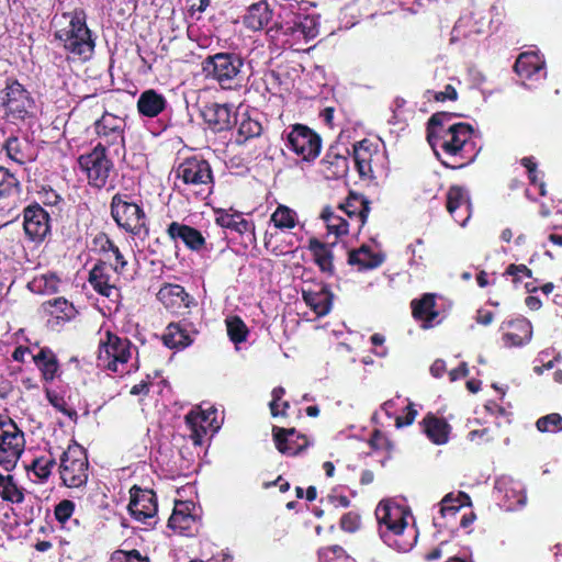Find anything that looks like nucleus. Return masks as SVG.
<instances>
[{"label": "nucleus", "mask_w": 562, "mask_h": 562, "mask_svg": "<svg viewBox=\"0 0 562 562\" xmlns=\"http://www.w3.org/2000/svg\"><path fill=\"white\" fill-rule=\"evenodd\" d=\"M360 525V517L355 513H347L340 519V528L348 532H355Z\"/></svg>", "instance_id": "51"}, {"label": "nucleus", "mask_w": 562, "mask_h": 562, "mask_svg": "<svg viewBox=\"0 0 562 562\" xmlns=\"http://www.w3.org/2000/svg\"><path fill=\"white\" fill-rule=\"evenodd\" d=\"M74 509V503L65 499L55 507V517L59 522L65 524L71 517Z\"/></svg>", "instance_id": "50"}, {"label": "nucleus", "mask_w": 562, "mask_h": 562, "mask_svg": "<svg viewBox=\"0 0 562 562\" xmlns=\"http://www.w3.org/2000/svg\"><path fill=\"white\" fill-rule=\"evenodd\" d=\"M271 221L274 226L284 229L293 228L296 225L295 213L291 209L284 205H279L271 215Z\"/></svg>", "instance_id": "40"}, {"label": "nucleus", "mask_w": 562, "mask_h": 562, "mask_svg": "<svg viewBox=\"0 0 562 562\" xmlns=\"http://www.w3.org/2000/svg\"><path fill=\"white\" fill-rule=\"evenodd\" d=\"M527 70V53H520L516 59L514 65V71L521 77L524 72Z\"/></svg>", "instance_id": "61"}, {"label": "nucleus", "mask_w": 562, "mask_h": 562, "mask_svg": "<svg viewBox=\"0 0 562 562\" xmlns=\"http://www.w3.org/2000/svg\"><path fill=\"white\" fill-rule=\"evenodd\" d=\"M206 419H207L206 415L202 412L191 411L186 416V422L192 431L191 438H192L194 445H201V442H202V438L206 432V429L204 428L203 423L206 422Z\"/></svg>", "instance_id": "37"}, {"label": "nucleus", "mask_w": 562, "mask_h": 562, "mask_svg": "<svg viewBox=\"0 0 562 562\" xmlns=\"http://www.w3.org/2000/svg\"><path fill=\"white\" fill-rule=\"evenodd\" d=\"M272 432L277 449L281 453L296 456L308 446L306 437L297 435L294 428L273 427Z\"/></svg>", "instance_id": "16"}, {"label": "nucleus", "mask_w": 562, "mask_h": 562, "mask_svg": "<svg viewBox=\"0 0 562 562\" xmlns=\"http://www.w3.org/2000/svg\"><path fill=\"white\" fill-rule=\"evenodd\" d=\"M447 370L446 362L442 359H437L430 367V374L434 378H441Z\"/></svg>", "instance_id": "62"}, {"label": "nucleus", "mask_w": 562, "mask_h": 562, "mask_svg": "<svg viewBox=\"0 0 562 562\" xmlns=\"http://www.w3.org/2000/svg\"><path fill=\"white\" fill-rule=\"evenodd\" d=\"M452 116H454L453 113H447V112H438L431 115V117L428 121L427 124V132H428V140L431 145H434L432 139L437 137L435 128L437 126H442L447 121H449Z\"/></svg>", "instance_id": "44"}, {"label": "nucleus", "mask_w": 562, "mask_h": 562, "mask_svg": "<svg viewBox=\"0 0 562 562\" xmlns=\"http://www.w3.org/2000/svg\"><path fill=\"white\" fill-rule=\"evenodd\" d=\"M23 227L26 236L33 241H41L49 233V215L38 204L29 205L24 210Z\"/></svg>", "instance_id": "15"}, {"label": "nucleus", "mask_w": 562, "mask_h": 562, "mask_svg": "<svg viewBox=\"0 0 562 562\" xmlns=\"http://www.w3.org/2000/svg\"><path fill=\"white\" fill-rule=\"evenodd\" d=\"M43 306L45 311H47L52 315H56V317L60 319L69 321L76 314L74 305L64 297H56L54 300H49L45 302Z\"/></svg>", "instance_id": "36"}, {"label": "nucleus", "mask_w": 562, "mask_h": 562, "mask_svg": "<svg viewBox=\"0 0 562 562\" xmlns=\"http://www.w3.org/2000/svg\"><path fill=\"white\" fill-rule=\"evenodd\" d=\"M34 361L38 366L45 380H53L58 369L57 360L54 353L48 349H42L34 356Z\"/></svg>", "instance_id": "35"}, {"label": "nucleus", "mask_w": 562, "mask_h": 562, "mask_svg": "<svg viewBox=\"0 0 562 562\" xmlns=\"http://www.w3.org/2000/svg\"><path fill=\"white\" fill-rule=\"evenodd\" d=\"M302 296L306 305L318 316H324L329 313L331 307V293L326 286H322L318 291L303 290Z\"/></svg>", "instance_id": "24"}, {"label": "nucleus", "mask_w": 562, "mask_h": 562, "mask_svg": "<svg viewBox=\"0 0 562 562\" xmlns=\"http://www.w3.org/2000/svg\"><path fill=\"white\" fill-rule=\"evenodd\" d=\"M322 218L326 222L327 229L330 234L341 236L348 234V222L336 215L329 209H325L322 213Z\"/></svg>", "instance_id": "39"}, {"label": "nucleus", "mask_w": 562, "mask_h": 562, "mask_svg": "<svg viewBox=\"0 0 562 562\" xmlns=\"http://www.w3.org/2000/svg\"><path fill=\"white\" fill-rule=\"evenodd\" d=\"M88 458L86 450L75 443L60 457V477L68 487H80L88 481Z\"/></svg>", "instance_id": "4"}, {"label": "nucleus", "mask_w": 562, "mask_h": 562, "mask_svg": "<svg viewBox=\"0 0 562 562\" xmlns=\"http://www.w3.org/2000/svg\"><path fill=\"white\" fill-rule=\"evenodd\" d=\"M80 169L87 175L89 183L95 188H103L113 167L106 158L104 145H97L92 151L81 155L78 159Z\"/></svg>", "instance_id": "8"}, {"label": "nucleus", "mask_w": 562, "mask_h": 562, "mask_svg": "<svg viewBox=\"0 0 562 562\" xmlns=\"http://www.w3.org/2000/svg\"><path fill=\"white\" fill-rule=\"evenodd\" d=\"M308 249L313 254L314 261L322 271L331 273L334 270L333 252L328 246L316 238H311Z\"/></svg>", "instance_id": "28"}, {"label": "nucleus", "mask_w": 562, "mask_h": 562, "mask_svg": "<svg viewBox=\"0 0 562 562\" xmlns=\"http://www.w3.org/2000/svg\"><path fill=\"white\" fill-rule=\"evenodd\" d=\"M59 280L55 274H43L31 282L33 291L52 294L58 291Z\"/></svg>", "instance_id": "42"}, {"label": "nucleus", "mask_w": 562, "mask_h": 562, "mask_svg": "<svg viewBox=\"0 0 562 562\" xmlns=\"http://www.w3.org/2000/svg\"><path fill=\"white\" fill-rule=\"evenodd\" d=\"M24 432L10 418L0 415V465L12 471L24 452Z\"/></svg>", "instance_id": "3"}, {"label": "nucleus", "mask_w": 562, "mask_h": 562, "mask_svg": "<svg viewBox=\"0 0 562 562\" xmlns=\"http://www.w3.org/2000/svg\"><path fill=\"white\" fill-rule=\"evenodd\" d=\"M375 516L379 524L385 525L395 535L402 533L406 527L403 509L400 506L381 502L375 509Z\"/></svg>", "instance_id": "18"}, {"label": "nucleus", "mask_w": 562, "mask_h": 562, "mask_svg": "<svg viewBox=\"0 0 562 562\" xmlns=\"http://www.w3.org/2000/svg\"><path fill=\"white\" fill-rule=\"evenodd\" d=\"M162 339L165 345L169 348H184L192 342L190 335L178 323H170L167 326Z\"/></svg>", "instance_id": "30"}, {"label": "nucleus", "mask_w": 562, "mask_h": 562, "mask_svg": "<svg viewBox=\"0 0 562 562\" xmlns=\"http://www.w3.org/2000/svg\"><path fill=\"white\" fill-rule=\"evenodd\" d=\"M424 429L427 437L436 445H443L448 441L450 426L443 419L429 415L424 418Z\"/></svg>", "instance_id": "26"}, {"label": "nucleus", "mask_w": 562, "mask_h": 562, "mask_svg": "<svg viewBox=\"0 0 562 562\" xmlns=\"http://www.w3.org/2000/svg\"><path fill=\"white\" fill-rule=\"evenodd\" d=\"M529 183L532 186H537L539 189V194L544 196L547 194L546 183L543 181L544 173L542 171L537 170V164L529 157Z\"/></svg>", "instance_id": "46"}, {"label": "nucleus", "mask_w": 562, "mask_h": 562, "mask_svg": "<svg viewBox=\"0 0 562 562\" xmlns=\"http://www.w3.org/2000/svg\"><path fill=\"white\" fill-rule=\"evenodd\" d=\"M286 138L290 148L302 156L304 160H313L319 155L322 139L307 126L294 125Z\"/></svg>", "instance_id": "10"}, {"label": "nucleus", "mask_w": 562, "mask_h": 562, "mask_svg": "<svg viewBox=\"0 0 562 562\" xmlns=\"http://www.w3.org/2000/svg\"><path fill=\"white\" fill-rule=\"evenodd\" d=\"M434 307L435 296L432 294H425L420 300H414L412 302L413 316L428 323L438 315Z\"/></svg>", "instance_id": "33"}, {"label": "nucleus", "mask_w": 562, "mask_h": 562, "mask_svg": "<svg viewBox=\"0 0 562 562\" xmlns=\"http://www.w3.org/2000/svg\"><path fill=\"white\" fill-rule=\"evenodd\" d=\"M225 323L227 335L233 342L239 344L247 339L248 328L240 317H228L226 318Z\"/></svg>", "instance_id": "38"}, {"label": "nucleus", "mask_w": 562, "mask_h": 562, "mask_svg": "<svg viewBox=\"0 0 562 562\" xmlns=\"http://www.w3.org/2000/svg\"><path fill=\"white\" fill-rule=\"evenodd\" d=\"M456 499L452 494H447L441 501L440 513L445 516L447 513L456 514L460 509V504L456 505Z\"/></svg>", "instance_id": "54"}, {"label": "nucleus", "mask_w": 562, "mask_h": 562, "mask_svg": "<svg viewBox=\"0 0 562 562\" xmlns=\"http://www.w3.org/2000/svg\"><path fill=\"white\" fill-rule=\"evenodd\" d=\"M272 18V11L266 1L252 3L244 15V24L247 29L259 31L263 29Z\"/></svg>", "instance_id": "22"}, {"label": "nucleus", "mask_w": 562, "mask_h": 562, "mask_svg": "<svg viewBox=\"0 0 562 562\" xmlns=\"http://www.w3.org/2000/svg\"><path fill=\"white\" fill-rule=\"evenodd\" d=\"M124 128L125 122L123 119L105 113L95 122V133L101 139L98 145L103 144L106 147H113L114 154H124Z\"/></svg>", "instance_id": "9"}, {"label": "nucleus", "mask_w": 562, "mask_h": 562, "mask_svg": "<svg viewBox=\"0 0 562 562\" xmlns=\"http://www.w3.org/2000/svg\"><path fill=\"white\" fill-rule=\"evenodd\" d=\"M461 206H464L468 213L467 217L461 222V224L464 225L470 216L471 203L467 192L461 187L453 186L449 189L447 193V211L451 215H454L457 209Z\"/></svg>", "instance_id": "31"}, {"label": "nucleus", "mask_w": 562, "mask_h": 562, "mask_svg": "<svg viewBox=\"0 0 562 562\" xmlns=\"http://www.w3.org/2000/svg\"><path fill=\"white\" fill-rule=\"evenodd\" d=\"M22 188L14 173L4 167H0V198H19Z\"/></svg>", "instance_id": "32"}, {"label": "nucleus", "mask_w": 562, "mask_h": 562, "mask_svg": "<svg viewBox=\"0 0 562 562\" xmlns=\"http://www.w3.org/2000/svg\"><path fill=\"white\" fill-rule=\"evenodd\" d=\"M473 127L467 123H456L448 127L442 138L441 147L449 155H457L471 138Z\"/></svg>", "instance_id": "17"}, {"label": "nucleus", "mask_w": 562, "mask_h": 562, "mask_svg": "<svg viewBox=\"0 0 562 562\" xmlns=\"http://www.w3.org/2000/svg\"><path fill=\"white\" fill-rule=\"evenodd\" d=\"M167 105V100L153 89L140 93L137 100L138 112L148 117H155L160 114Z\"/></svg>", "instance_id": "23"}, {"label": "nucleus", "mask_w": 562, "mask_h": 562, "mask_svg": "<svg viewBox=\"0 0 562 562\" xmlns=\"http://www.w3.org/2000/svg\"><path fill=\"white\" fill-rule=\"evenodd\" d=\"M323 173L327 179H337L345 177L348 172L347 157L328 153L322 160Z\"/></svg>", "instance_id": "27"}, {"label": "nucleus", "mask_w": 562, "mask_h": 562, "mask_svg": "<svg viewBox=\"0 0 562 562\" xmlns=\"http://www.w3.org/2000/svg\"><path fill=\"white\" fill-rule=\"evenodd\" d=\"M283 394H284V389L281 386L276 387L272 391V401L270 402V411H271L272 416H274V417L279 415L278 402L282 398Z\"/></svg>", "instance_id": "59"}, {"label": "nucleus", "mask_w": 562, "mask_h": 562, "mask_svg": "<svg viewBox=\"0 0 562 562\" xmlns=\"http://www.w3.org/2000/svg\"><path fill=\"white\" fill-rule=\"evenodd\" d=\"M536 427L540 432L562 431V416L559 413L542 416L536 422Z\"/></svg>", "instance_id": "43"}, {"label": "nucleus", "mask_w": 562, "mask_h": 562, "mask_svg": "<svg viewBox=\"0 0 562 562\" xmlns=\"http://www.w3.org/2000/svg\"><path fill=\"white\" fill-rule=\"evenodd\" d=\"M55 38L69 53L88 58L94 48V42L91 38V32L86 24V14L83 11H74L63 13L55 19Z\"/></svg>", "instance_id": "1"}, {"label": "nucleus", "mask_w": 562, "mask_h": 562, "mask_svg": "<svg viewBox=\"0 0 562 562\" xmlns=\"http://www.w3.org/2000/svg\"><path fill=\"white\" fill-rule=\"evenodd\" d=\"M506 274L512 277L513 284L517 285L527 276V267L525 265H509Z\"/></svg>", "instance_id": "52"}, {"label": "nucleus", "mask_w": 562, "mask_h": 562, "mask_svg": "<svg viewBox=\"0 0 562 562\" xmlns=\"http://www.w3.org/2000/svg\"><path fill=\"white\" fill-rule=\"evenodd\" d=\"M504 342L506 346L514 347L522 345L524 338L517 334L506 333L504 334Z\"/></svg>", "instance_id": "64"}, {"label": "nucleus", "mask_w": 562, "mask_h": 562, "mask_svg": "<svg viewBox=\"0 0 562 562\" xmlns=\"http://www.w3.org/2000/svg\"><path fill=\"white\" fill-rule=\"evenodd\" d=\"M111 267L105 262H98L89 273V282L93 289L106 297H111L117 294V290L113 283H111Z\"/></svg>", "instance_id": "20"}, {"label": "nucleus", "mask_w": 562, "mask_h": 562, "mask_svg": "<svg viewBox=\"0 0 562 562\" xmlns=\"http://www.w3.org/2000/svg\"><path fill=\"white\" fill-rule=\"evenodd\" d=\"M121 562H147V560L143 559L136 550L130 552H121Z\"/></svg>", "instance_id": "63"}, {"label": "nucleus", "mask_w": 562, "mask_h": 562, "mask_svg": "<svg viewBox=\"0 0 562 562\" xmlns=\"http://www.w3.org/2000/svg\"><path fill=\"white\" fill-rule=\"evenodd\" d=\"M318 26L319 24L315 16L295 15L281 27L284 34L300 35L305 40H313L318 35Z\"/></svg>", "instance_id": "19"}, {"label": "nucleus", "mask_w": 562, "mask_h": 562, "mask_svg": "<svg viewBox=\"0 0 562 562\" xmlns=\"http://www.w3.org/2000/svg\"><path fill=\"white\" fill-rule=\"evenodd\" d=\"M360 149H361V144L355 145L353 156H355V161H356L358 171L361 175H364L366 171L369 169V164L367 161V158L362 157Z\"/></svg>", "instance_id": "56"}, {"label": "nucleus", "mask_w": 562, "mask_h": 562, "mask_svg": "<svg viewBox=\"0 0 562 562\" xmlns=\"http://www.w3.org/2000/svg\"><path fill=\"white\" fill-rule=\"evenodd\" d=\"M469 375V368L467 362H462L458 368L451 370L449 372V378L451 382L457 381L460 378H465Z\"/></svg>", "instance_id": "60"}, {"label": "nucleus", "mask_w": 562, "mask_h": 562, "mask_svg": "<svg viewBox=\"0 0 562 562\" xmlns=\"http://www.w3.org/2000/svg\"><path fill=\"white\" fill-rule=\"evenodd\" d=\"M341 209L349 217H359L361 225L366 223L370 212L369 201L364 196L355 193L349 195Z\"/></svg>", "instance_id": "29"}, {"label": "nucleus", "mask_w": 562, "mask_h": 562, "mask_svg": "<svg viewBox=\"0 0 562 562\" xmlns=\"http://www.w3.org/2000/svg\"><path fill=\"white\" fill-rule=\"evenodd\" d=\"M192 522H194L193 516L175 509L168 520V526L172 529L187 530L190 529Z\"/></svg>", "instance_id": "45"}, {"label": "nucleus", "mask_w": 562, "mask_h": 562, "mask_svg": "<svg viewBox=\"0 0 562 562\" xmlns=\"http://www.w3.org/2000/svg\"><path fill=\"white\" fill-rule=\"evenodd\" d=\"M115 263L111 266L114 272L116 273H123L125 271V268L127 266V261L125 260L124 256L120 251V249H114L113 252Z\"/></svg>", "instance_id": "58"}, {"label": "nucleus", "mask_w": 562, "mask_h": 562, "mask_svg": "<svg viewBox=\"0 0 562 562\" xmlns=\"http://www.w3.org/2000/svg\"><path fill=\"white\" fill-rule=\"evenodd\" d=\"M3 93V104L12 119L25 120L34 115L35 101L20 82L8 79Z\"/></svg>", "instance_id": "6"}, {"label": "nucleus", "mask_w": 562, "mask_h": 562, "mask_svg": "<svg viewBox=\"0 0 562 562\" xmlns=\"http://www.w3.org/2000/svg\"><path fill=\"white\" fill-rule=\"evenodd\" d=\"M131 515L144 524L153 519L157 514V501L153 491L140 490L134 486L131 490V501L128 504Z\"/></svg>", "instance_id": "13"}, {"label": "nucleus", "mask_w": 562, "mask_h": 562, "mask_svg": "<svg viewBox=\"0 0 562 562\" xmlns=\"http://www.w3.org/2000/svg\"><path fill=\"white\" fill-rule=\"evenodd\" d=\"M384 259L383 254H374L370 247L361 246L359 249L350 251L348 262L358 266L359 270H369L380 267Z\"/></svg>", "instance_id": "25"}, {"label": "nucleus", "mask_w": 562, "mask_h": 562, "mask_svg": "<svg viewBox=\"0 0 562 562\" xmlns=\"http://www.w3.org/2000/svg\"><path fill=\"white\" fill-rule=\"evenodd\" d=\"M177 177L182 179L186 184L194 187L210 186L213 182L212 170L206 160L199 158H189L181 162L177 170Z\"/></svg>", "instance_id": "12"}, {"label": "nucleus", "mask_w": 562, "mask_h": 562, "mask_svg": "<svg viewBox=\"0 0 562 562\" xmlns=\"http://www.w3.org/2000/svg\"><path fill=\"white\" fill-rule=\"evenodd\" d=\"M55 464L56 462L54 459L47 461L43 459H36L32 464V469L37 477L44 480L49 476L52 469Z\"/></svg>", "instance_id": "48"}, {"label": "nucleus", "mask_w": 562, "mask_h": 562, "mask_svg": "<svg viewBox=\"0 0 562 562\" xmlns=\"http://www.w3.org/2000/svg\"><path fill=\"white\" fill-rule=\"evenodd\" d=\"M205 124L215 133L228 131L236 123V114L228 104H205L201 110Z\"/></svg>", "instance_id": "14"}, {"label": "nucleus", "mask_w": 562, "mask_h": 562, "mask_svg": "<svg viewBox=\"0 0 562 562\" xmlns=\"http://www.w3.org/2000/svg\"><path fill=\"white\" fill-rule=\"evenodd\" d=\"M261 132L262 126L258 121L246 117L239 123L237 143H245L249 138L259 136Z\"/></svg>", "instance_id": "41"}, {"label": "nucleus", "mask_w": 562, "mask_h": 562, "mask_svg": "<svg viewBox=\"0 0 562 562\" xmlns=\"http://www.w3.org/2000/svg\"><path fill=\"white\" fill-rule=\"evenodd\" d=\"M243 65L239 56L218 53L204 59L202 70L206 78L214 79L223 89H231L236 85Z\"/></svg>", "instance_id": "2"}, {"label": "nucleus", "mask_w": 562, "mask_h": 562, "mask_svg": "<svg viewBox=\"0 0 562 562\" xmlns=\"http://www.w3.org/2000/svg\"><path fill=\"white\" fill-rule=\"evenodd\" d=\"M406 409H407V414H406V416H405V417H401V416H398V417H396V419H395V425H396V427H397V428H401V427H403V426L411 425V424L414 422V419H415V417H416V415H417V411H416V409H414L413 404H409V405L406 407Z\"/></svg>", "instance_id": "57"}, {"label": "nucleus", "mask_w": 562, "mask_h": 562, "mask_svg": "<svg viewBox=\"0 0 562 562\" xmlns=\"http://www.w3.org/2000/svg\"><path fill=\"white\" fill-rule=\"evenodd\" d=\"M434 98L436 101H440V102H442L445 100L456 101L458 99V92L453 86L447 85L445 87V90L440 91V92H436Z\"/></svg>", "instance_id": "55"}, {"label": "nucleus", "mask_w": 562, "mask_h": 562, "mask_svg": "<svg viewBox=\"0 0 562 562\" xmlns=\"http://www.w3.org/2000/svg\"><path fill=\"white\" fill-rule=\"evenodd\" d=\"M4 149L10 159L23 164L24 162V154L22 151V144L16 137H10L7 139L4 144Z\"/></svg>", "instance_id": "47"}, {"label": "nucleus", "mask_w": 562, "mask_h": 562, "mask_svg": "<svg viewBox=\"0 0 562 562\" xmlns=\"http://www.w3.org/2000/svg\"><path fill=\"white\" fill-rule=\"evenodd\" d=\"M157 299L172 314L186 315L195 301L179 284L166 283L157 293Z\"/></svg>", "instance_id": "11"}, {"label": "nucleus", "mask_w": 562, "mask_h": 562, "mask_svg": "<svg viewBox=\"0 0 562 562\" xmlns=\"http://www.w3.org/2000/svg\"><path fill=\"white\" fill-rule=\"evenodd\" d=\"M529 78L533 75L543 71L542 77L544 78L547 75L546 71V60L538 55V52L529 50Z\"/></svg>", "instance_id": "49"}, {"label": "nucleus", "mask_w": 562, "mask_h": 562, "mask_svg": "<svg viewBox=\"0 0 562 562\" xmlns=\"http://www.w3.org/2000/svg\"><path fill=\"white\" fill-rule=\"evenodd\" d=\"M167 233L172 239H181L192 250H200L205 244L204 237L198 229L178 222H172Z\"/></svg>", "instance_id": "21"}, {"label": "nucleus", "mask_w": 562, "mask_h": 562, "mask_svg": "<svg viewBox=\"0 0 562 562\" xmlns=\"http://www.w3.org/2000/svg\"><path fill=\"white\" fill-rule=\"evenodd\" d=\"M111 214L116 224L126 232L138 235L146 229L145 213L136 203L128 202L121 194H115L111 202Z\"/></svg>", "instance_id": "7"}, {"label": "nucleus", "mask_w": 562, "mask_h": 562, "mask_svg": "<svg viewBox=\"0 0 562 562\" xmlns=\"http://www.w3.org/2000/svg\"><path fill=\"white\" fill-rule=\"evenodd\" d=\"M47 397L49 403L65 415L69 417L77 416L76 411L66 408V403L61 397H58L57 395H52L50 393H47Z\"/></svg>", "instance_id": "53"}, {"label": "nucleus", "mask_w": 562, "mask_h": 562, "mask_svg": "<svg viewBox=\"0 0 562 562\" xmlns=\"http://www.w3.org/2000/svg\"><path fill=\"white\" fill-rule=\"evenodd\" d=\"M106 340L101 341L98 353V366L113 372H120L131 358V342L127 339L106 331Z\"/></svg>", "instance_id": "5"}, {"label": "nucleus", "mask_w": 562, "mask_h": 562, "mask_svg": "<svg viewBox=\"0 0 562 562\" xmlns=\"http://www.w3.org/2000/svg\"><path fill=\"white\" fill-rule=\"evenodd\" d=\"M0 496L11 503H22L24 494L13 480L12 475L0 474Z\"/></svg>", "instance_id": "34"}]
</instances>
